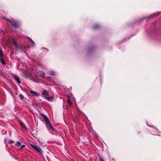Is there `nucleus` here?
Returning a JSON list of instances; mask_svg holds the SVG:
<instances>
[{
	"label": "nucleus",
	"mask_w": 161,
	"mask_h": 161,
	"mask_svg": "<svg viewBox=\"0 0 161 161\" xmlns=\"http://www.w3.org/2000/svg\"><path fill=\"white\" fill-rule=\"evenodd\" d=\"M14 78L15 79V80L16 81H17L18 83H21V81L20 80H19V77L17 76H15L14 77Z\"/></svg>",
	"instance_id": "423d86ee"
},
{
	"label": "nucleus",
	"mask_w": 161,
	"mask_h": 161,
	"mask_svg": "<svg viewBox=\"0 0 161 161\" xmlns=\"http://www.w3.org/2000/svg\"><path fill=\"white\" fill-rule=\"evenodd\" d=\"M31 146L36 151L41 154H42L43 153V151L40 147L34 144H31Z\"/></svg>",
	"instance_id": "7ed1b4c3"
},
{
	"label": "nucleus",
	"mask_w": 161,
	"mask_h": 161,
	"mask_svg": "<svg viewBox=\"0 0 161 161\" xmlns=\"http://www.w3.org/2000/svg\"><path fill=\"white\" fill-rule=\"evenodd\" d=\"M68 103L70 106H72V103L69 97H68Z\"/></svg>",
	"instance_id": "0eeeda50"
},
{
	"label": "nucleus",
	"mask_w": 161,
	"mask_h": 161,
	"mask_svg": "<svg viewBox=\"0 0 161 161\" xmlns=\"http://www.w3.org/2000/svg\"><path fill=\"white\" fill-rule=\"evenodd\" d=\"M3 51L0 49V57L1 58H2L3 54Z\"/></svg>",
	"instance_id": "1a4fd4ad"
},
{
	"label": "nucleus",
	"mask_w": 161,
	"mask_h": 161,
	"mask_svg": "<svg viewBox=\"0 0 161 161\" xmlns=\"http://www.w3.org/2000/svg\"><path fill=\"white\" fill-rule=\"evenodd\" d=\"M155 135H158V134H155Z\"/></svg>",
	"instance_id": "aec40b11"
},
{
	"label": "nucleus",
	"mask_w": 161,
	"mask_h": 161,
	"mask_svg": "<svg viewBox=\"0 0 161 161\" xmlns=\"http://www.w3.org/2000/svg\"><path fill=\"white\" fill-rule=\"evenodd\" d=\"M29 40L30 41V42L31 43V44L33 45V46H35V44L34 42L31 39H29Z\"/></svg>",
	"instance_id": "9d476101"
},
{
	"label": "nucleus",
	"mask_w": 161,
	"mask_h": 161,
	"mask_svg": "<svg viewBox=\"0 0 161 161\" xmlns=\"http://www.w3.org/2000/svg\"><path fill=\"white\" fill-rule=\"evenodd\" d=\"M37 141H38V142L39 143L40 145L41 146H42V142H41L40 140L38 139Z\"/></svg>",
	"instance_id": "ddd939ff"
},
{
	"label": "nucleus",
	"mask_w": 161,
	"mask_h": 161,
	"mask_svg": "<svg viewBox=\"0 0 161 161\" xmlns=\"http://www.w3.org/2000/svg\"><path fill=\"white\" fill-rule=\"evenodd\" d=\"M19 97L22 100H23L24 99V96L21 94H19Z\"/></svg>",
	"instance_id": "9b49d317"
},
{
	"label": "nucleus",
	"mask_w": 161,
	"mask_h": 161,
	"mask_svg": "<svg viewBox=\"0 0 161 161\" xmlns=\"http://www.w3.org/2000/svg\"><path fill=\"white\" fill-rule=\"evenodd\" d=\"M38 75L41 77H43L44 76V73L42 71H39L38 73Z\"/></svg>",
	"instance_id": "39448f33"
},
{
	"label": "nucleus",
	"mask_w": 161,
	"mask_h": 161,
	"mask_svg": "<svg viewBox=\"0 0 161 161\" xmlns=\"http://www.w3.org/2000/svg\"><path fill=\"white\" fill-rule=\"evenodd\" d=\"M10 25H12V26H13L14 25L11 22H10Z\"/></svg>",
	"instance_id": "a211bd4d"
},
{
	"label": "nucleus",
	"mask_w": 161,
	"mask_h": 161,
	"mask_svg": "<svg viewBox=\"0 0 161 161\" xmlns=\"http://www.w3.org/2000/svg\"><path fill=\"white\" fill-rule=\"evenodd\" d=\"M0 60L1 61V62L3 64H5V62L4 61V60H3V59L2 58H1Z\"/></svg>",
	"instance_id": "f8f14e48"
},
{
	"label": "nucleus",
	"mask_w": 161,
	"mask_h": 161,
	"mask_svg": "<svg viewBox=\"0 0 161 161\" xmlns=\"http://www.w3.org/2000/svg\"><path fill=\"white\" fill-rule=\"evenodd\" d=\"M21 145L20 142L19 141L17 142L15 144V145L18 147L20 146Z\"/></svg>",
	"instance_id": "6e6552de"
},
{
	"label": "nucleus",
	"mask_w": 161,
	"mask_h": 161,
	"mask_svg": "<svg viewBox=\"0 0 161 161\" xmlns=\"http://www.w3.org/2000/svg\"><path fill=\"white\" fill-rule=\"evenodd\" d=\"M42 116L45 121V122L46 124V125L47 128H50L51 129L53 130V127L51 124L50 123L48 118L46 116H45L44 114H42Z\"/></svg>",
	"instance_id": "f257e3e1"
},
{
	"label": "nucleus",
	"mask_w": 161,
	"mask_h": 161,
	"mask_svg": "<svg viewBox=\"0 0 161 161\" xmlns=\"http://www.w3.org/2000/svg\"><path fill=\"white\" fill-rule=\"evenodd\" d=\"M43 95L46 99L48 101L52 100L53 99V96L48 97V94L46 90H44L42 92Z\"/></svg>",
	"instance_id": "f03ea898"
},
{
	"label": "nucleus",
	"mask_w": 161,
	"mask_h": 161,
	"mask_svg": "<svg viewBox=\"0 0 161 161\" xmlns=\"http://www.w3.org/2000/svg\"><path fill=\"white\" fill-rule=\"evenodd\" d=\"M155 130H157V131H158V130L157 129H155Z\"/></svg>",
	"instance_id": "6ab92c4d"
},
{
	"label": "nucleus",
	"mask_w": 161,
	"mask_h": 161,
	"mask_svg": "<svg viewBox=\"0 0 161 161\" xmlns=\"http://www.w3.org/2000/svg\"><path fill=\"white\" fill-rule=\"evenodd\" d=\"M25 147V145H22L20 147L21 149H22L24 148Z\"/></svg>",
	"instance_id": "dca6fc26"
},
{
	"label": "nucleus",
	"mask_w": 161,
	"mask_h": 161,
	"mask_svg": "<svg viewBox=\"0 0 161 161\" xmlns=\"http://www.w3.org/2000/svg\"><path fill=\"white\" fill-rule=\"evenodd\" d=\"M54 73H54V72H53V71H51V74L52 75H54Z\"/></svg>",
	"instance_id": "f3484780"
},
{
	"label": "nucleus",
	"mask_w": 161,
	"mask_h": 161,
	"mask_svg": "<svg viewBox=\"0 0 161 161\" xmlns=\"http://www.w3.org/2000/svg\"><path fill=\"white\" fill-rule=\"evenodd\" d=\"M9 143H14V141L12 140H9Z\"/></svg>",
	"instance_id": "2eb2a0df"
},
{
	"label": "nucleus",
	"mask_w": 161,
	"mask_h": 161,
	"mask_svg": "<svg viewBox=\"0 0 161 161\" xmlns=\"http://www.w3.org/2000/svg\"><path fill=\"white\" fill-rule=\"evenodd\" d=\"M20 125H21L23 128H25V126L24 125L22 122H20Z\"/></svg>",
	"instance_id": "4468645a"
},
{
	"label": "nucleus",
	"mask_w": 161,
	"mask_h": 161,
	"mask_svg": "<svg viewBox=\"0 0 161 161\" xmlns=\"http://www.w3.org/2000/svg\"><path fill=\"white\" fill-rule=\"evenodd\" d=\"M30 92L31 94H32L34 96H39V95L38 93L37 92L35 91H32V90H30Z\"/></svg>",
	"instance_id": "20e7f679"
}]
</instances>
